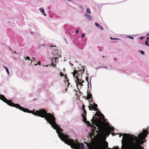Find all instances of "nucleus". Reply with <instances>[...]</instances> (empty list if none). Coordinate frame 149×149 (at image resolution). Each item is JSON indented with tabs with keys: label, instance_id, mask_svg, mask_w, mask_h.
Returning a JSON list of instances; mask_svg holds the SVG:
<instances>
[{
	"label": "nucleus",
	"instance_id": "11",
	"mask_svg": "<svg viewBox=\"0 0 149 149\" xmlns=\"http://www.w3.org/2000/svg\"><path fill=\"white\" fill-rule=\"evenodd\" d=\"M84 16L85 17H86V18L89 20H91V17L86 14H84Z\"/></svg>",
	"mask_w": 149,
	"mask_h": 149
},
{
	"label": "nucleus",
	"instance_id": "8",
	"mask_svg": "<svg viewBox=\"0 0 149 149\" xmlns=\"http://www.w3.org/2000/svg\"><path fill=\"white\" fill-rule=\"evenodd\" d=\"M128 143V142L127 141H125L124 145L123 146L122 149H127Z\"/></svg>",
	"mask_w": 149,
	"mask_h": 149
},
{
	"label": "nucleus",
	"instance_id": "44",
	"mask_svg": "<svg viewBox=\"0 0 149 149\" xmlns=\"http://www.w3.org/2000/svg\"><path fill=\"white\" fill-rule=\"evenodd\" d=\"M96 114H95V115H96Z\"/></svg>",
	"mask_w": 149,
	"mask_h": 149
},
{
	"label": "nucleus",
	"instance_id": "24",
	"mask_svg": "<svg viewBox=\"0 0 149 149\" xmlns=\"http://www.w3.org/2000/svg\"><path fill=\"white\" fill-rule=\"evenodd\" d=\"M144 38H145V37H143V36H142V37H140V39L141 40H142L143 39H144Z\"/></svg>",
	"mask_w": 149,
	"mask_h": 149
},
{
	"label": "nucleus",
	"instance_id": "3",
	"mask_svg": "<svg viewBox=\"0 0 149 149\" xmlns=\"http://www.w3.org/2000/svg\"><path fill=\"white\" fill-rule=\"evenodd\" d=\"M0 99L9 105L15 107V104L13 103L11 100L7 99L3 95L0 94Z\"/></svg>",
	"mask_w": 149,
	"mask_h": 149
},
{
	"label": "nucleus",
	"instance_id": "28",
	"mask_svg": "<svg viewBox=\"0 0 149 149\" xmlns=\"http://www.w3.org/2000/svg\"><path fill=\"white\" fill-rule=\"evenodd\" d=\"M79 30L78 29H77L76 30V33H79Z\"/></svg>",
	"mask_w": 149,
	"mask_h": 149
},
{
	"label": "nucleus",
	"instance_id": "41",
	"mask_svg": "<svg viewBox=\"0 0 149 149\" xmlns=\"http://www.w3.org/2000/svg\"><path fill=\"white\" fill-rule=\"evenodd\" d=\"M35 65H37V64H35Z\"/></svg>",
	"mask_w": 149,
	"mask_h": 149
},
{
	"label": "nucleus",
	"instance_id": "32",
	"mask_svg": "<svg viewBox=\"0 0 149 149\" xmlns=\"http://www.w3.org/2000/svg\"><path fill=\"white\" fill-rule=\"evenodd\" d=\"M38 64L39 65H40L41 64V62L40 61H39L38 62Z\"/></svg>",
	"mask_w": 149,
	"mask_h": 149
},
{
	"label": "nucleus",
	"instance_id": "5",
	"mask_svg": "<svg viewBox=\"0 0 149 149\" xmlns=\"http://www.w3.org/2000/svg\"><path fill=\"white\" fill-rule=\"evenodd\" d=\"M84 73V69H82V70H80L79 71H78L76 70L74 71L73 73V76L75 77L79 75H82V74Z\"/></svg>",
	"mask_w": 149,
	"mask_h": 149
},
{
	"label": "nucleus",
	"instance_id": "4",
	"mask_svg": "<svg viewBox=\"0 0 149 149\" xmlns=\"http://www.w3.org/2000/svg\"><path fill=\"white\" fill-rule=\"evenodd\" d=\"M74 77L77 79L76 82H78L77 84V86H78L79 85H80L81 86H83L82 83H84V81L82 79V75H77Z\"/></svg>",
	"mask_w": 149,
	"mask_h": 149
},
{
	"label": "nucleus",
	"instance_id": "46",
	"mask_svg": "<svg viewBox=\"0 0 149 149\" xmlns=\"http://www.w3.org/2000/svg\"><path fill=\"white\" fill-rule=\"evenodd\" d=\"M62 74V75H63V74Z\"/></svg>",
	"mask_w": 149,
	"mask_h": 149
},
{
	"label": "nucleus",
	"instance_id": "17",
	"mask_svg": "<svg viewBox=\"0 0 149 149\" xmlns=\"http://www.w3.org/2000/svg\"><path fill=\"white\" fill-rule=\"evenodd\" d=\"M3 68L6 69V70L7 73L8 74V75H9V74H10L9 72V71H8V69L6 67H5V66L3 67Z\"/></svg>",
	"mask_w": 149,
	"mask_h": 149
},
{
	"label": "nucleus",
	"instance_id": "14",
	"mask_svg": "<svg viewBox=\"0 0 149 149\" xmlns=\"http://www.w3.org/2000/svg\"><path fill=\"white\" fill-rule=\"evenodd\" d=\"M83 113L82 114L81 116H86L87 112L85 109L83 110Z\"/></svg>",
	"mask_w": 149,
	"mask_h": 149
},
{
	"label": "nucleus",
	"instance_id": "31",
	"mask_svg": "<svg viewBox=\"0 0 149 149\" xmlns=\"http://www.w3.org/2000/svg\"><path fill=\"white\" fill-rule=\"evenodd\" d=\"M67 82L68 83V87H69V86H68L69 85V84H70V83H69V80H68H68H67Z\"/></svg>",
	"mask_w": 149,
	"mask_h": 149
},
{
	"label": "nucleus",
	"instance_id": "33",
	"mask_svg": "<svg viewBox=\"0 0 149 149\" xmlns=\"http://www.w3.org/2000/svg\"><path fill=\"white\" fill-rule=\"evenodd\" d=\"M149 40V37H148L146 38V40L148 41Z\"/></svg>",
	"mask_w": 149,
	"mask_h": 149
},
{
	"label": "nucleus",
	"instance_id": "42",
	"mask_svg": "<svg viewBox=\"0 0 149 149\" xmlns=\"http://www.w3.org/2000/svg\"><path fill=\"white\" fill-rule=\"evenodd\" d=\"M108 149H111V148H108Z\"/></svg>",
	"mask_w": 149,
	"mask_h": 149
},
{
	"label": "nucleus",
	"instance_id": "39",
	"mask_svg": "<svg viewBox=\"0 0 149 149\" xmlns=\"http://www.w3.org/2000/svg\"><path fill=\"white\" fill-rule=\"evenodd\" d=\"M147 36H149V33L147 35Z\"/></svg>",
	"mask_w": 149,
	"mask_h": 149
},
{
	"label": "nucleus",
	"instance_id": "16",
	"mask_svg": "<svg viewBox=\"0 0 149 149\" xmlns=\"http://www.w3.org/2000/svg\"><path fill=\"white\" fill-rule=\"evenodd\" d=\"M26 59L25 60H26V59H27V60H30L31 61V63L32 62V60H31L30 59V57H29V56H26Z\"/></svg>",
	"mask_w": 149,
	"mask_h": 149
},
{
	"label": "nucleus",
	"instance_id": "10",
	"mask_svg": "<svg viewBox=\"0 0 149 149\" xmlns=\"http://www.w3.org/2000/svg\"><path fill=\"white\" fill-rule=\"evenodd\" d=\"M87 93L88 94L86 98L87 100H89L92 97V95L90 92H88Z\"/></svg>",
	"mask_w": 149,
	"mask_h": 149
},
{
	"label": "nucleus",
	"instance_id": "9",
	"mask_svg": "<svg viewBox=\"0 0 149 149\" xmlns=\"http://www.w3.org/2000/svg\"><path fill=\"white\" fill-rule=\"evenodd\" d=\"M39 10L45 16H46V14L45 13L44 10L42 8H39Z\"/></svg>",
	"mask_w": 149,
	"mask_h": 149
},
{
	"label": "nucleus",
	"instance_id": "7",
	"mask_svg": "<svg viewBox=\"0 0 149 149\" xmlns=\"http://www.w3.org/2000/svg\"><path fill=\"white\" fill-rule=\"evenodd\" d=\"M104 130L106 133L108 134V135L110 134L111 131H113L114 130L113 127H111L110 126H109L107 128L104 129Z\"/></svg>",
	"mask_w": 149,
	"mask_h": 149
},
{
	"label": "nucleus",
	"instance_id": "19",
	"mask_svg": "<svg viewBox=\"0 0 149 149\" xmlns=\"http://www.w3.org/2000/svg\"><path fill=\"white\" fill-rule=\"evenodd\" d=\"M86 12L88 14H90L91 13V11L89 8H87L86 9Z\"/></svg>",
	"mask_w": 149,
	"mask_h": 149
},
{
	"label": "nucleus",
	"instance_id": "13",
	"mask_svg": "<svg viewBox=\"0 0 149 149\" xmlns=\"http://www.w3.org/2000/svg\"><path fill=\"white\" fill-rule=\"evenodd\" d=\"M99 118L101 120L104 119V116L103 114L100 113L99 115Z\"/></svg>",
	"mask_w": 149,
	"mask_h": 149
},
{
	"label": "nucleus",
	"instance_id": "43",
	"mask_svg": "<svg viewBox=\"0 0 149 149\" xmlns=\"http://www.w3.org/2000/svg\"><path fill=\"white\" fill-rule=\"evenodd\" d=\"M14 52V53H16V52H15V51Z\"/></svg>",
	"mask_w": 149,
	"mask_h": 149
},
{
	"label": "nucleus",
	"instance_id": "45",
	"mask_svg": "<svg viewBox=\"0 0 149 149\" xmlns=\"http://www.w3.org/2000/svg\"><path fill=\"white\" fill-rule=\"evenodd\" d=\"M62 74V75H63V74Z\"/></svg>",
	"mask_w": 149,
	"mask_h": 149
},
{
	"label": "nucleus",
	"instance_id": "30",
	"mask_svg": "<svg viewBox=\"0 0 149 149\" xmlns=\"http://www.w3.org/2000/svg\"><path fill=\"white\" fill-rule=\"evenodd\" d=\"M84 33H82L81 35V36L82 38H83L84 37Z\"/></svg>",
	"mask_w": 149,
	"mask_h": 149
},
{
	"label": "nucleus",
	"instance_id": "38",
	"mask_svg": "<svg viewBox=\"0 0 149 149\" xmlns=\"http://www.w3.org/2000/svg\"><path fill=\"white\" fill-rule=\"evenodd\" d=\"M131 39H134L133 38V37H131Z\"/></svg>",
	"mask_w": 149,
	"mask_h": 149
},
{
	"label": "nucleus",
	"instance_id": "37",
	"mask_svg": "<svg viewBox=\"0 0 149 149\" xmlns=\"http://www.w3.org/2000/svg\"><path fill=\"white\" fill-rule=\"evenodd\" d=\"M9 48L11 50V51H12L11 49V48L9 47Z\"/></svg>",
	"mask_w": 149,
	"mask_h": 149
},
{
	"label": "nucleus",
	"instance_id": "34",
	"mask_svg": "<svg viewBox=\"0 0 149 149\" xmlns=\"http://www.w3.org/2000/svg\"><path fill=\"white\" fill-rule=\"evenodd\" d=\"M32 59H33V60H34V61H36V59H35V58L34 57H32Z\"/></svg>",
	"mask_w": 149,
	"mask_h": 149
},
{
	"label": "nucleus",
	"instance_id": "6",
	"mask_svg": "<svg viewBox=\"0 0 149 149\" xmlns=\"http://www.w3.org/2000/svg\"><path fill=\"white\" fill-rule=\"evenodd\" d=\"M91 106H89V109L90 110L97 111L98 110L97 108V104L94 103L93 105L92 104H91Z\"/></svg>",
	"mask_w": 149,
	"mask_h": 149
},
{
	"label": "nucleus",
	"instance_id": "26",
	"mask_svg": "<svg viewBox=\"0 0 149 149\" xmlns=\"http://www.w3.org/2000/svg\"><path fill=\"white\" fill-rule=\"evenodd\" d=\"M140 52L142 54L144 55V52L143 51H141Z\"/></svg>",
	"mask_w": 149,
	"mask_h": 149
},
{
	"label": "nucleus",
	"instance_id": "35",
	"mask_svg": "<svg viewBox=\"0 0 149 149\" xmlns=\"http://www.w3.org/2000/svg\"><path fill=\"white\" fill-rule=\"evenodd\" d=\"M122 135H123L122 134H121V133H120V135H119V137H121Z\"/></svg>",
	"mask_w": 149,
	"mask_h": 149
},
{
	"label": "nucleus",
	"instance_id": "23",
	"mask_svg": "<svg viewBox=\"0 0 149 149\" xmlns=\"http://www.w3.org/2000/svg\"><path fill=\"white\" fill-rule=\"evenodd\" d=\"M85 105L84 104L83 105L82 107V109L83 110H84V109H85Z\"/></svg>",
	"mask_w": 149,
	"mask_h": 149
},
{
	"label": "nucleus",
	"instance_id": "25",
	"mask_svg": "<svg viewBox=\"0 0 149 149\" xmlns=\"http://www.w3.org/2000/svg\"><path fill=\"white\" fill-rule=\"evenodd\" d=\"M99 27L102 30H103L104 29L103 27L102 26H99Z\"/></svg>",
	"mask_w": 149,
	"mask_h": 149
},
{
	"label": "nucleus",
	"instance_id": "29",
	"mask_svg": "<svg viewBox=\"0 0 149 149\" xmlns=\"http://www.w3.org/2000/svg\"><path fill=\"white\" fill-rule=\"evenodd\" d=\"M110 39H111V40H114V39L118 40V38L113 39V38H112V37H110Z\"/></svg>",
	"mask_w": 149,
	"mask_h": 149
},
{
	"label": "nucleus",
	"instance_id": "22",
	"mask_svg": "<svg viewBox=\"0 0 149 149\" xmlns=\"http://www.w3.org/2000/svg\"><path fill=\"white\" fill-rule=\"evenodd\" d=\"M95 25L96 26L98 27H99L100 26L99 24L97 22L95 23Z\"/></svg>",
	"mask_w": 149,
	"mask_h": 149
},
{
	"label": "nucleus",
	"instance_id": "2",
	"mask_svg": "<svg viewBox=\"0 0 149 149\" xmlns=\"http://www.w3.org/2000/svg\"><path fill=\"white\" fill-rule=\"evenodd\" d=\"M148 129L146 130L144 129L143 132L138 135V138L128 134L125 133L123 135V139L125 140L130 139V143L131 145L130 149H143V147H141V144L144 143L143 139H145L148 134Z\"/></svg>",
	"mask_w": 149,
	"mask_h": 149
},
{
	"label": "nucleus",
	"instance_id": "47",
	"mask_svg": "<svg viewBox=\"0 0 149 149\" xmlns=\"http://www.w3.org/2000/svg\"><path fill=\"white\" fill-rule=\"evenodd\" d=\"M87 146L89 147V146L88 145H87Z\"/></svg>",
	"mask_w": 149,
	"mask_h": 149
},
{
	"label": "nucleus",
	"instance_id": "18",
	"mask_svg": "<svg viewBox=\"0 0 149 149\" xmlns=\"http://www.w3.org/2000/svg\"><path fill=\"white\" fill-rule=\"evenodd\" d=\"M145 45H146V46H148V47L149 46V42L148 41L146 40L145 43Z\"/></svg>",
	"mask_w": 149,
	"mask_h": 149
},
{
	"label": "nucleus",
	"instance_id": "15",
	"mask_svg": "<svg viewBox=\"0 0 149 149\" xmlns=\"http://www.w3.org/2000/svg\"><path fill=\"white\" fill-rule=\"evenodd\" d=\"M82 118H83V121L84 122H86L87 121V119L86 118V116H81Z\"/></svg>",
	"mask_w": 149,
	"mask_h": 149
},
{
	"label": "nucleus",
	"instance_id": "1",
	"mask_svg": "<svg viewBox=\"0 0 149 149\" xmlns=\"http://www.w3.org/2000/svg\"><path fill=\"white\" fill-rule=\"evenodd\" d=\"M33 115L42 118H45V119L50 124L51 126L54 129L56 130V132L61 140L65 143L70 145L71 148L74 149H84L83 143H79L77 142V140H76L74 142L73 139H69V136L65 135L61 132L63 130L56 124V119L53 114L50 113H47L45 109H43L33 112Z\"/></svg>",
	"mask_w": 149,
	"mask_h": 149
},
{
	"label": "nucleus",
	"instance_id": "40",
	"mask_svg": "<svg viewBox=\"0 0 149 149\" xmlns=\"http://www.w3.org/2000/svg\"><path fill=\"white\" fill-rule=\"evenodd\" d=\"M102 57L103 58H104V56H102Z\"/></svg>",
	"mask_w": 149,
	"mask_h": 149
},
{
	"label": "nucleus",
	"instance_id": "27",
	"mask_svg": "<svg viewBox=\"0 0 149 149\" xmlns=\"http://www.w3.org/2000/svg\"><path fill=\"white\" fill-rule=\"evenodd\" d=\"M111 134L113 136H114L116 135L114 132H113L111 133Z\"/></svg>",
	"mask_w": 149,
	"mask_h": 149
},
{
	"label": "nucleus",
	"instance_id": "20",
	"mask_svg": "<svg viewBox=\"0 0 149 149\" xmlns=\"http://www.w3.org/2000/svg\"><path fill=\"white\" fill-rule=\"evenodd\" d=\"M106 142L107 143V144L106 145L105 148H102L100 149H106V148H107L108 147V143L107 142Z\"/></svg>",
	"mask_w": 149,
	"mask_h": 149
},
{
	"label": "nucleus",
	"instance_id": "36",
	"mask_svg": "<svg viewBox=\"0 0 149 149\" xmlns=\"http://www.w3.org/2000/svg\"><path fill=\"white\" fill-rule=\"evenodd\" d=\"M80 70H81L79 69H78L77 70L78 71H80Z\"/></svg>",
	"mask_w": 149,
	"mask_h": 149
},
{
	"label": "nucleus",
	"instance_id": "12",
	"mask_svg": "<svg viewBox=\"0 0 149 149\" xmlns=\"http://www.w3.org/2000/svg\"><path fill=\"white\" fill-rule=\"evenodd\" d=\"M91 121L94 124H95V125H97V122L96 120H95L93 118L91 120Z\"/></svg>",
	"mask_w": 149,
	"mask_h": 149
},
{
	"label": "nucleus",
	"instance_id": "21",
	"mask_svg": "<svg viewBox=\"0 0 149 149\" xmlns=\"http://www.w3.org/2000/svg\"><path fill=\"white\" fill-rule=\"evenodd\" d=\"M86 123L88 124V126H91V124H90V123L89 121H86Z\"/></svg>",
	"mask_w": 149,
	"mask_h": 149
}]
</instances>
